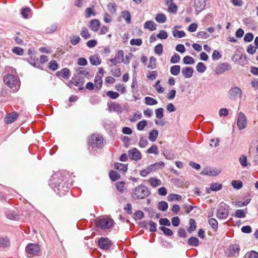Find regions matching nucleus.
I'll list each match as a JSON object with an SVG mask.
<instances>
[{
	"label": "nucleus",
	"mask_w": 258,
	"mask_h": 258,
	"mask_svg": "<svg viewBox=\"0 0 258 258\" xmlns=\"http://www.w3.org/2000/svg\"><path fill=\"white\" fill-rule=\"evenodd\" d=\"M103 138L100 135H92L89 141V150L93 153L96 149L102 148L103 146Z\"/></svg>",
	"instance_id": "obj_1"
},
{
	"label": "nucleus",
	"mask_w": 258,
	"mask_h": 258,
	"mask_svg": "<svg viewBox=\"0 0 258 258\" xmlns=\"http://www.w3.org/2000/svg\"><path fill=\"white\" fill-rule=\"evenodd\" d=\"M113 223L114 221L112 219L108 218L98 217L94 221L96 228L104 231L112 228Z\"/></svg>",
	"instance_id": "obj_2"
},
{
	"label": "nucleus",
	"mask_w": 258,
	"mask_h": 258,
	"mask_svg": "<svg viewBox=\"0 0 258 258\" xmlns=\"http://www.w3.org/2000/svg\"><path fill=\"white\" fill-rule=\"evenodd\" d=\"M4 82L13 92H17L20 87V82L18 78L13 75L8 74L4 78Z\"/></svg>",
	"instance_id": "obj_3"
},
{
	"label": "nucleus",
	"mask_w": 258,
	"mask_h": 258,
	"mask_svg": "<svg viewBox=\"0 0 258 258\" xmlns=\"http://www.w3.org/2000/svg\"><path fill=\"white\" fill-rule=\"evenodd\" d=\"M150 191L147 187L143 184L137 186L134 190L133 198L136 199H143L149 196Z\"/></svg>",
	"instance_id": "obj_4"
},
{
	"label": "nucleus",
	"mask_w": 258,
	"mask_h": 258,
	"mask_svg": "<svg viewBox=\"0 0 258 258\" xmlns=\"http://www.w3.org/2000/svg\"><path fill=\"white\" fill-rule=\"evenodd\" d=\"M230 207L224 203H221L217 210L216 216L218 219H226L229 215Z\"/></svg>",
	"instance_id": "obj_5"
},
{
	"label": "nucleus",
	"mask_w": 258,
	"mask_h": 258,
	"mask_svg": "<svg viewBox=\"0 0 258 258\" xmlns=\"http://www.w3.org/2000/svg\"><path fill=\"white\" fill-rule=\"evenodd\" d=\"M240 246L238 243L231 244L225 251L226 254L230 257H237L239 255Z\"/></svg>",
	"instance_id": "obj_6"
},
{
	"label": "nucleus",
	"mask_w": 258,
	"mask_h": 258,
	"mask_svg": "<svg viewBox=\"0 0 258 258\" xmlns=\"http://www.w3.org/2000/svg\"><path fill=\"white\" fill-rule=\"evenodd\" d=\"M54 190L55 192L60 196L64 195L67 191H69V187L65 185L66 183L62 180L60 181L54 182Z\"/></svg>",
	"instance_id": "obj_7"
},
{
	"label": "nucleus",
	"mask_w": 258,
	"mask_h": 258,
	"mask_svg": "<svg viewBox=\"0 0 258 258\" xmlns=\"http://www.w3.org/2000/svg\"><path fill=\"white\" fill-rule=\"evenodd\" d=\"M242 92L238 87H232L228 92V95L230 99L235 100L241 98Z\"/></svg>",
	"instance_id": "obj_8"
},
{
	"label": "nucleus",
	"mask_w": 258,
	"mask_h": 258,
	"mask_svg": "<svg viewBox=\"0 0 258 258\" xmlns=\"http://www.w3.org/2000/svg\"><path fill=\"white\" fill-rule=\"evenodd\" d=\"M237 125L240 130H243L246 127L247 119L245 115L242 112L238 113Z\"/></svg>",
	"instance_id": "obj_9"
},
{
	"label": "nucleus",
	"mask_w": 258,
	"mask_h": 258,
	"mask_svg": "<svg viewBox=\"0 0 258 258\" xmlns=\"http://www.w3.org/2000/svg\"><path fill=\"white\" fill-rule=\"evenodd\" d=\"M232 60L238 63L239 64L243 66L247 63L246 56L245 54H238L237 52H236L234 56L232 58Z\"/></svg>",
	"instance_id": "obj_10"
},
{
	"label": "nucleus",
	"mask_w": 258,
	"mask_h": 258,
	"mask_svg": "<svg viewBox=\"0 0 258 258\" xmlns=\"http://www.w3.org/2000/svg\"><path fill=\"white\" fill-rule=\"evenodd\" d=\"M40 247L37 244L30 243L26 247V251L28 254L36 255L40 251Z\"/></svg>",
	"instance_id": "obj_11"
},
{
	"label": "nucleus",
	"mask_w": 258,
	"mask_h": 258,
	"mask_svg": "<svg viewBox=\"0 0 258 258\" xmlns=\"http://www.w3.org/2000/svg\"><path fill=\"white\" fill-rule=\"evenodd\" d=\"M231 67L228 62H224L219 64L216 67L215 73L216 74L219 75L223 74L226 71H229L231 69Z\"/></svg>",
	"instance_id": "obj_12"
},
{
	"label": "nucleus",
	"mask_w": 258,
	"mask_h": 258,
	"mask_svg": "<svg viewBox=\"0 0 258 258\" xmlns=\"http://www.w3.org/2000/svg\"><path fill=\"white\" fill-rule=\"evenodd\" d=\"M128 156L130 159L132 160L138 161L142 158L141 153L135 148L128 150Z\"/></svg>",
	"instance_id": "obj_13"
},
{
	"label": "nucleus",
	"mask_w": 258,
	"mask_h": 258,
	"mask_svg": "<svg viewBox=\"0 0 258 258\" xmlns=\"http://www.w3.org/2000/svg\"><path fill=\"white\" fill-rule=\"evenodd\" d=\"M124 56V52L122 50H119L116 52L115 57L110 58L109 61L112 63L113 65H116L121 62L120 59L122 60Z\"/></svg>",
	"instance_id": "obj_14"
},
{
	"label": "nucleus",
	"mask_w": 258,
	"mask_h": 258,
	"mask_svg": "<svg viewBox=\"0 0 258 258\" xmlns=\"http://www.w3.org/2000/svg\"><path fill=\"white\" fill-rule=\"evenodd\" d=\"M98 245L101 248L107 250L110 247L111 243L107 238L101 237L98 240Z\"/></svg>",
	"instance_id": "obj_15"
},
{
	"label": "nucleus",
	"mask_w": 258,
	"mask_h": 258,
	"mask_svg": "<svg viewBox=\"0 0 258 258\" xmlns=\"http://www.w3.org/2000/svg\"><path fill=\"white\" fill-rule=\"evenodd\" d=\"M18 116L19 114L17 112H12L4 117V121L7 124L11 123L14 122L18 118Z\"/></svg>",
	"instance_id": "obj_16"
},
{
	"label": "nucleus",
	"mask_w": 258,
	"mask_h": 258,
	"mask_svg": "<svg viewBox=\"0 0 258 258\" xmlns=\"http://www.w3.org/2000/svg\"><path fill=\"white\" fill-rule=\"evenodd\" d=\"M206 6L205 0H194V7L197 12H201Z\"/></svg>",
	"instance_id": "obj_17"
},
{
	"label": "nucleus",
	"mask_w": 258,
	"mask_h": 258,
	"mask_svg": "<svg viewBox=\"0 0 258 258\" xmlns=\"http://www.w3.org/2000/svg\"><path fill=\"white\" fill-rule=\"evenodd\" d=\"M222 187V184L218 182H213L210 185V188H206V191L210 194L211 191H217L220 190Z\"/></svg>",
	"instance_id": "obj_18"
},
{
	"label": "nucleus",
	"mask_w": 258,
	"mask_h": 258,
	"mask_svg": "<svg viewBox=\"0 0 258 258\" xmlns=\"http://www.w3.org/2000/svg\"><path fill=\"white\" fill-rule=\"evenodd\" d=\"M194 70L191 67H186L183 68L181 70V73L186 78H189L192 77Z\"/></svg>",
	"instance_id": "obj_19"
},
{
	"label": "nucleus",
	"mask_w": 258,
	"mask_h": 258,
	"mask_svg": "<svg viewBox=\"0 0 258 258\" xmlns=\"http://www.w3.org/2000/svg\"><path fill=\"white\" fill-rule=\"evenodd\" d=\"M109 110L110 111H114L118 113H120L122 111V109L120 105L116 102H113L111 104Z\"/></svg>",
	"instance_id": "obj_20"
},
{
	"label": "nucleus",
	"mask_w": 258,
	"mask_h": 258,
	"mask_svg": "<svg viewBox=\"0 0 258 258\" xmlns=\"http://www.w3.org/2000/svg\"><path fill=\"white\" fill-rule=\"evenodd\" d=\"M89 26L92 31L96 32L100 26V22L97 19H93L90 21Z\"/></svg>",
	"instance_id": "obj_21"
},
{
	"label": "nucleus",
	"mask_w": 258,
	"mask_h": 258,
	"mask_svg": "<svg viewBox=\"0 0 258 258\" xmlns=\"http://www.w3.org/2000/svg\"><path fill=\"white\" fill-rule=\"evenodd\" d=\"M6 216L7 218L12 220H18L20 219V216L13 211H7L6 212Z\"/></svg>",
	"instance_id": "obj_22"
},
{
	"label": "nucleus",
	"mask_w": 258,
	"mask_h": 258,
	"mask_svg": "<svg viewBox=\"0 0 258 258\" xmlns=\"http://www.w3.org/2000/svg\"><path fill=\"white\" fill-rule=\"evenodd\" d=\"M144 27L145 29L154 31L156 29V25L153 21H148L145 23Z\"/></svg>",
	"instance_id": "obj_23"
},
{
	"label": "nucleus",
	"mask_w": 258,
	"mask_h": 258,
	"mask_svg": "<svg viewBox=\"0 0 258 258\" xmlns=\"http://www.w3.org/2000/svg\"><path fill=\"white\" fill-rule=\"evenodd\" d=\"M114 168L122 173H125L127 170V165L120 163L116 162L114 164Z\"/></svg>",
	"instance_id": "obj_24"
},
{
	"label": "nucleus",
	"mask_w": 258,
	"mask_h": 258,
	"mask_svg": "<svg viewBox=\"0 0 258 258\" xmlns=\"http://www.w3.org/2000/svg\"><path fill=\"white\" fill-rule=\"evenodd\" d=\"M102 76H100L99 75H96L95 77V86L98 89L100 90L102 85Z\"/></svg>",
	"instance_id": "obj_25"
},
{
	"label": "nucleus",
	"mask_w": 258,
	"mask_h": 258,
	"mask_svg": "<svg viewBox=\"0 0 258 258\" xmlns=\"http://www.w3.org/2000/svg\"><path fill=\"white\" fill-rule=\"evenodd\" d=\"M90 63L94 66H98L101 63V59L96 55H91L89 58Z\"/></svg>",
	"instance_id": "obj_26"
},
{
	"label": "nucleus",
	"mask_w": 258,
	"mask_h": 258,
	"mask_svg": "<svg viewBox=\"0 0 258 258\" xmlns=\"http://www.w3.org/2000/svg\"><path fill=\"white\" fill-rule=\"evenodd\" d=\"M176 28H177V26L174 28L172 31L173 36L179 38L183 37L185 35V32L183 31L177 30L175 29Z\"/></svg>",
	"instance_id": "obj_27"
},
{
	"label": "nucleus",
	"mask_w": 258,
	"mask_h": 258,
	"mask_svg": "<svg viewBox=\"0 0 258 258\" xmlns=\"http://www.w3.org/2000/svg\"><path fill=\"white\" fill-rule=\"evenodd\" d=\"M151 165L148 166L146 169L141 170L140 174L142 177H146L149 175L151 172L154 171Z\"/></svg>",
	"instance_id": "obj_28"
},
{
	"label": "nucleus",
	"mask_w": 258,
	"mask_h": 258,
	"mask_svg": "<svg viewBox=\"0 0 258 258\" xmlns=\"http://www.w3.org/2000/svg\"><path fill=\"white\" fill-rule=\"evenodd\" d=\"M158 136V132L157 130H154L151 131L149 134V140L152 142H154L156 141L157 137Z\"/></svg>",
	"instance_id": "obj_29"
},
{
	"label": "nucleus",
	"mask_w": 258,
	"mask_h": 258,
	"mask_svg": "<svg viewBox=\"0 0 258 258\" xmlns=\"http://www.w3.org/2000/svg\"><path fill=\"white\" fill-rule=\"evenodd\" d=\"M149 182H150L151 185L154 187H156L158 185H160L162 184L161 181L157 179L155 177H151L149 179Z\"/></svg>",
	"instance_id": "obj_30"
},
{
	"label": "nucleus",
	"mask_w": 258,
	"mask_h": 258,
	"mask_svg": "<svg viewBox=\"0 0 258 258\" xmlns=\"http://www.w3.org/2000/svg\"><path fill=\"white\" fill-rule=\"evenodd\" d=\"M121 16L127 24H130L131 22V15L128 11H122L121 13Z\"/></svg>",
	"instance_id": "obj_31"
},
{
	"label": "nucleus",
	"mask_w": 258,
	"mask_h": 258,
	"mask_svg": "<svg viewBox=\"0 0 258 258\" xmlns=\"http://www.w3.org/2000/svg\"><path fill=\"white\" fill-rule=\"evenodd\" d=\"M167 199L169 202H172L173 201H179L181 200L182 197L179 195L171 194L168 196Z\"/></svg>",
	"instance_id": "obj_32"
},
{
	"label": "nucleus",
	"mask_w": 258,
	"mask_h": 258,
	"mask_svg": "<svg viewBox=\"0 0 258 258\" xmlns=\"http://www.w3.org/2000/svg\"><path fill=\"white\" fill-rule=\"evenodd\" d=\"M80 35L85 39H87L91 37L88 29L86 27H83L82 28Z\"/></svg>",
	"instance_id": "obj_33"
},
{
	"label": "nucleus",
	"mask_w": 258,
	"mask_h": 258,
	"mask_svg": "<svg viewBox=\"0 0 258 258\" xmlns=\"http://www.w3.org/2000/svg\"><path fill=\"white\" fill-rule=\"evenodd\" d=\"M144 100L145 104L147 105H154L158 103L156 99L150 97H146Z\"/></svg>",
	"instance_id": "obj_34"
},
{
	"label": "nucleus",
	"mask_w": 258,
	"mask_h": 258,
	"mask_svg": "<svg viewBox=\"0 0 258 258\" xmlns=\"http://www.w3.org/2000/svg\"><path fill=\"white\" fill-rule=\"evenodd\" d=\"M189 227L187 229V231L191 233L192 231H194L196 229V224L194 219H190L189 220Z\"/></svg>",
	"instance_id": "obj_35"
},
{
	"label": "nucleus",
	"mask_w": 258,
	"mask_h": 258,
	"mask_svg": "<svg viewBox=\"0 0 258 258\" xmlns=\"http://www.w3.org/2000/svg\"><path fill=\"white\" fill-rule=\"evenodd\" d=\"M232 215L237 218H244L246 216V213L244 210L239 209L237 210Z\"/></svg>",
	"instance_id": "obj_36"
},
{
	"label": "nucleus",
	"mask_w": 258,
	"mask_h": 258,
	"mask_svg": "<svg viewBox=\"0 0 258 258\" xmlns=\"http://www.w3.org/2000/svg\"><path fill=\"white\" fill-rule=\"evenodd\" d=\"M109 175L112 181H116L120 178V175L116 171L112 170L109 171Z\"/></svg>",
	"instance_id": "obj_37"
},
{
	"label": "nucleus",
	"mask_w": 258,
	"mask_h": 258,
	"mask_svg": "<svg viewBox=\"0 0 258 258\" xmlns=\"http://www.w3.org/2000/svg\"><path fill=\"white\" fill-rule=\"evenodd\" d=\"M170 73L174 76H177L180 72V67L179 65H174L170 68Z\"/></svg>",
	"instance_id": "obj_38"
},
{
	"label": "nucleus",
	"mask_w": 258,
	"mask_h": 258,
	"mask_svg": "<svg viewBox=\"0 0 258 258\" xmlns=\"http://www.w3.org/2000/svg\"><path fill=\"white\" fill-rule=\"evenodd\" d=\"M168 208V205L165 201H161L158 203V208L161 211H165Z\"/></svg>",
	"instance_id": "obj_39"
},
{
	"label": "nucleus",
	"mask_w": 258,
	"mask_h": 258,
	"mask_svg": "<svg viewBox=\"0 0 258 258\" xmlns=\"http://www.w3.org/2000/svg\"><path fill=\"white\" fill-rule=\"evenodd\" d=\"M166 17L163 14H158L155 17L156 21L160 23H163L166 21Z\"/></svg>",
	"instance_id": "obj_40"
},
{
	"label": "nucleus",
	"mask_w": 258,
	"mask_h": 258,
	"mask_svg": "<svg viewBox=\"0 0 258 258\" xmlns=\"http://www.w3.org/2000/svg\"><path fill=\"white\" fill-rule=\"evenodd\" d=\"M188 244L192 246H197L199 244V240L197 237H191L188 239Z\"/></svg>",
	"instance_id": "obj_41"
},
{
	"label": "nucleus",
	"mask_w": 258,
	"mask_h": 258,
	"mask_svg": "<svg viewBox=\"0 0 258 258\" xmlns=\"http://www.w3.org/2000/svg\"><path fill=\"white\" fill-rule=\"evenodd\" d=\"M153 171H155L158 169L163 168L164 167L165 164L163 162L160 161L159 162L155 163L151 165Z\"/></svg>",
	"instance_id": "obj_42"
},
{
	"label": "nucleus",
	"mask_w": 258,
	"mask_h": 258,
	"mask_svg": "<svg viewBox=\"0 0 258 258\" xmlns=\"http://www.w3.org/2000/svg\"><path fill=\"white\" fill-rule=\"evenodd\" d=\"M209 225L211 227L215 230L216 231L218 229V222L214 218H210L208 221Z\"/></svg>",
	"instance_id": "obj_43"
},
{
	"label": "nucleus",
	"mask_w": 258,
	"mask_h": 258,
	"mask_svg": "<svg viewBox=\"0 0 258 258\" xmlns=\"http://www.w3.org/2000/svg\"><path fill=\"white\" fill-rule=\"evenodd\" d=\"M28 62L32 66L36 68L40 69V65L39 62V60L38 59H33L32 58L28 59Z\"/></svg>",
	"instance_id": "obj_44"
},
{
	"label": "nucleus",
	"mask_w": 258,
	"mask_h": 258,
	"mask_svg": "<svg viewBox=\"0 0 258 258\" xmlns=\"http://www.w3.org/2000/svg\"><path fill=\"white\" fill-rule=\"evenodd\" d=\"M148 144V141L146 137H141L139 142V145L141 148L145 147Z\"/></svg>",
	"instance_id": "obj_45"
},
{
	"label": "nucleus",
	"mask_w": 258,
	"mask_h": 258,
	"mask_svg": "<svg viewBox=\"0 0 258 258\" xmlns=\"http://www.w3.org/2000/svg\"><path fill=\"white\" fill-rule=\"evenodd\" d=\"M197 71L200 73H204L206 70V67L203 62H199L196 66Z\"/></svg>",
	"instance_id": "obj_46"
},
{
	"label": "nucleus",
	"mask_w": 258,
	"mask_h": 258,
	"mask_svg": "<svg viewBox=\"0 0 258 258\" xmlns=\"http://www.w3.org/2000/svg\"><path fill=\"white\" fill-rule=\"evenodd\" d=\"M61 76L64 79H69L71 76L70 71L68 68H63L61 71Z\"/></svg>",
	"instance_id": "obj_47"
},
{
	"label": "nucleus",
	"mask_w": 258,
	"mask_h": 258,
	"mask_svg": "<svg viewBox=\"0 0 258 258\" xmlns=\"http://www.w3.org/2000/svg\"><path fill=\"white\" fill-rule=\"evenodd\" d=\"M183 62L185 64H192L195 63V60L190 56H185L183 58Z\"/></svg>",
	"instance_id": "obj_48"
},
{
	"label": "nucleus",
	"mask_w": 258,
	"mask_h": 258,
	"mask_svg": "<svg viewBox=\"0 0 258 258\" xmlns=\"http://www.w3.org/2000/svg\"><path fill=\"white\" fill-rule=\"evenodd\" d=\"M9 244V239L7 237L0 238V246L6 247Z\"/></svg>",
	"instance_id": "obj_49"
},
{
	"label": "nucleus",
	"mask_w": 258,
	"mask_h": 258,
	"mask_svg": "<svg viewBox=\"0 0 258 258\" xmlns=\"http://www.w3.org/2000/svg\"><path fill=\"white\" fill-rule=\"evenodd\" d=\"M106 95L111 99H115L119 97V95L116 92H114L113 91H109L107 92Z\"/></svg>",
	"instance_id": "obj_50"
},
{
	"label": "nucleus",
	"mask_w": 258,
	"mask_h": 258,
	"mask_svg": "<svg viewBox=\"0 0 258 258\" xmlns=\"http://www.w3.org/2000/svg\"><path fill=\"white\" fill-rule=\"evenodd\" d=\"M164 109L162 108H159L155 110L156 117L158 119H161L164 116Z\"/></svg>",
	"instance_id": "obj_51"
},
{
	"label": "nucleus",
	"mask_w": 258,
	"mask_h": 258,
	"mask_svg": "<svg viewBox=\"0 0 258 258\" xmlns=\"http://www.w3.org/2000/svg\"><path fill=\"white\" fill-rule=\"evenodd\" d=\"M147 153L148 154H154L157 155L158 154V148L156 145H152L147 150Z\"/></svg>",
	"instance_id": "obj_52"
},
{
	"label": "nucleus",
	"mask_w": 258,
	"mask_h": 258,
	"mask_svg": "<svg viewBox=\"0 0 258 258\" xmlns=\"http://www.w3.org/2000/svg\"><path fill=\"white\" fill-rule=\"evenodd\" d=\"M245 257H247V258H258V252L254 250H251L247 252L245 255Z\"/></svg>",
	"instance_id": "obj_53"
},
{
	"label": "nucleus",
	"mask_w": 258,
	"mask_h": 258,
	"mask_svg": "<svg viewBox=\"0 0 258 258\" xmlns=\"http://www.w3.org/2000/svg\"><path fill=\"white\" fill-rule=\"evenodd\" d=\"M231 184L234 188L237 189H240L242 187V182L240 180H233Z\"/></svg>",
	"instance_id": "obj_54"
},
{
	"label": "nucleus",
	"mask_w": 258,
	"mask_h": 258,
	"mask_svg": "<svg viewBox=\"0 0 258 258\" xmlns=\"http://www.w3.org/2000/svg\"><path fill=\"white\" fill-rule=\"evenodd\" d=\"M154 52L156 54L160 55L163 52V45L159 43L154 47Z\"/></svg>",
	"instance_id": "obj_55"
},
{
	"label": "nucleus",
	"mask_w": 258,
	"mask_h": 258,
	"mask_svg": "<svg viewBox=\"0 0 258 258\" xmlns=\"http://www.w3.org/2000/svg\"><path fill=\"white\" fill-rule=\"evenodd\" d=\"M220 172L221 170L219 169L216 168H210L209 176H217L220 173Z\"/></svg>",
	"instance_id": "obj_56"
},
{
	"label": "nucleus",
	"mask_w": 258,
	"mask_h": 258,
	"mask_svg": "<svg viewBox=\"0 0 258 258\" xmlns=\"http://www.w3.org/2000/svg\"><path fill=\"white\" fill-rule=\"evenodd\" d=\"M124 184L125 183L123 181L117 182L115 184L117 190L120 192H123L124 189Z\"/></svg>",
	"instance_id": "obj_57"
},
{
	"label": "nucleus",
	"mask_w": 258,
	"mask_h": 258,
	"mask_svg": "<svg viewBox=\"0 0 258 258\" xmlns=\"http://www.w3.org/2000/svg\"><path fill=\"white\" fill-rule=\"evenodd\" d=\"M81 40V38L79 36L74 35L71 38L70 42L73 45H76L78 44Z\"/></svg>",
	"instance_id": "obj_58"
},
{
	"label": "nucleus",
	"mask_w": 258,
	"mask_h": 258,
	"mask_svg": "<svg viewBox=\"0 0 258 258\" xmlns=\"http://www.w3.org/2000/svg\"><path fill=\"white\" fill-rule=\"evenodd\" d=\"M31 9L29 7L23 8L21 10V14L25 19L28 18L29 13L30 12Z\"/></svg>",
	"instance_id": "obj_59"
},
{
	"label": "nucleus",
	"mask_w": 258,
	"mask_h": 258,
	"mask_svg": "<svg viewBox=\"0 0 258 258\" xmlns=\"http://www.w3.org/2000/svg\"><path fill=\"white\" fill-rule=\"evenodd\" d=\"M160 230L167 236H171L173 234L172 231L171 229L164 226H161Z\"/></svg>",
	"instance_id": "obj_60"
},
{
	"label": "nucleus",
	"mask_w": 258,
	"mask_h": 258,
	"mask_svg": "<svg viewBox=\"0 0 258 258\" xmlns=\"http://www.w3.org/2000/svg\"><path fill=\"white\" fill-rule=\"evenodd\" d=\"M239 161L242 167H246L247 165V157L245 155H242L239 159Z\"/></svg>",
	"instance_id": "obj_61"
},
{
	"label": "nucleus",
	"mask_w": 258,
	"mask_h": 258,
	"mask_svg": "<svg viewBox=\"0 0 258 258\" xmlns=\"http://www.w3.org/2000/svg\"><path fill=\"white\" fill-rule=\"evenodd\" d=\"M147 121L145 120L139 121L137 125V129L139 131L143 130L145 127L147 125Z\"/></svg>",
	"instance_id": "obj_62"
},
{
	"label": "nucleus",
	"mask_w": 258,
	"mask_h": 258,
	"mask_svg": "<svg viewBox=\"0 0 258 258\" xmlns=\"http://www.w3.org/2000/svg\"><path fill=\"white\" fill-rule=\"evenodd\" d=\"M160 81L159 80H158L154 87H155V89L156 90V91L159 93H162L164 91V89L163 87H162L161 85L160 84Z\"/></svg>",
	"instance_id": "obj_63"
},
{
	"label": "nucleus",
	"mask_w": 258,
	"mask_h": 258,
	"mask_svg": "<svg viewBox=\"0 0 258 258\" xmlns=\"http://www.w3.org/2000/svg\"><path fill=\"white\" fill-rule=\"evenodd\" d=\"M144 214L141 211H138L134 215V218L136 220H140L143 218Z\"/></svg>",
	"instance_id": "obj_64"
}]
</instances>
